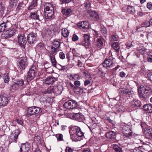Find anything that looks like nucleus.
I'll list each match as a JSON object with an SVG mask.
<instances>
[{"mask_svg":"<svg viewBox=\"0 0 152 152\" xmlns=\"http://www.w3.org/2000/svg\"><path fill=\"white\" fill-rule=\"evenodd\" d=\"M91 151L90 150V149L88 148L85 149L83 151V152H91Z\"/></svg>","mask_w":152,"mask_h":152,"instance_id":"nucleus-63","label":"nucleus"},{"mask_svg":"<svg viewBox=\"0 0 152 152\" xmlns=\"http://www.w3.org/2000/svg\"><path fill=\"white\" fill-rule=\"evenodd\" d=\"M77 105V102L74 100H69L65 102L64 104V107L68 109H73L76 108Z\"/></svg>","mask_w":152,"mask_h":152,"instance_id":"nucleus-5","label":"nucleus"},{"mask_svg":"<svg viewBox=\"0 0 152 152\" xmlns=\"http://www.w3.org/2000/svg\"><path fill=\"white\" fill-rule=\"evenodd\" d=\"M62 34L63 36L64 37H67L68 35L69 32L68 30L66 28H64L62 29Z\"/></svg>","mask_w":152,"mask_h":152,"instance_id":"nucleus-36","label":"nucleus"},{"mask_svg":"<svg viewBox=\"0 0 152 152\" xmlns=\"http://www.w3.org/2000/svg\"><path fill=\"white\" fill-rule=\"evenodd\" d=\"M18 42L21 48H25L27 42L24 34H20L18 36Z\"/></svg>","mask_w":152,"mask_h":152,"instance_id":"nucleus-9","label":"nucleus"},{"mask_svg":"<svg viewBox=\"0 0 152 152\" xmlns=\"http://www.w3.org/2000/svg\"><path fill=\"white\" fill-rule=\"evenodd\" d=\"M50 60L51 61L52 65L54 67H56V64L57 62L55 59V56H49Z\"/></svg>","mask_w":152,"mask_h":152,"instance_id":"nucleus-32","label":"nucleus"},{"mask_svg":"<svg viewBox=\"0 0 152 152\" xmlns=\"http://www.w3.org/2000/svg\"><path fill=\"white\" fill-rule=\"evenodd\" d=\"M141 25L142 27H148L150 26L149 23L148 21H145L142 23Z\"/></svg>","mask_w":152,"mask_h":152,"instance_id":"nucleus-46","label":"nucleus"},{"mask_svg":"<svg viewBox=\"0 0 152 152\" xmlns=\"http://www.w3.org/2000/svg\"><path fill=\"white\" fill-rule=\"evenodd\" d=\"M132 46V42L131 41H128L127 43L126 46L128 49L131 47Z\"/></svg>","mask_w":152,"mask_h":152,"instance_id":"nucleus-55","label":"nucleus"},{"mask_svg":"<svg viewBox=\"0 0 152 152\" xmlns=\"http://www.w3.org/2000/svg\"><path fill=\"white\" fill-rule=\"evenodd\" d=\"M61 12L64 15H68L72 12V11L70 9H68L67 10L63 9Z\"/></svg>","mask_w":152,"mask_h":152,"instance_id":"nucleus-34","label":"nucleus"},{"mask_svg":"<svg viewBox=\"0 0 152 152\" xmlns=\"http://www.w3.org/2000/svg\"><path fill=\"white\" fill-rule=\"evenodd\" d=\"M51 66V65L50 64L46 63L45 64L44 67L45 69H48Z\"/></svg>","mask_w":152,"mask_h":152,"instance_id":"nucleus-59","label":"nucleus"},{"mask_svg":"<svg viewBox=\"0 0 152 152\" xmlns=\"http://www.w3.org/2000/svg\"><path fill=\"white\" fill-rule=\"evenodd\" d=\"M73 150L72 148L69 147H67L66 148V152H72Z\"/></svg>","mask_w":152,"mask_h":152,"instance_id":"nucleus-58","label":"nucleus"},{"mask_svg":"<svg viewBox=\"0 0 152 152\" xmlns=\"http://www.w3.org/2000/svg\"><path fill=\"white\" fill-rule=\"evenodd\" d=\"M103 40V39H97L96 42V46L99 48L102 46Z\"/></svg>","mask_w":152,"mask_h":152,"instance_id":"nucleus-30","label":"nucleus"},{"mask_svg":"<svg viewBox=\"0 0 152 152\" xmlns=\"http://www.w3.org/2000/svg\"><path fill=\"white\" fill-rule=\"evenodd\" d=\"M130 128L128 126H124L122 128V133L124 136L126 137L131 138L134 136V134Z\"/></svg>","mask_w":152,"mask_h":152,"instance_id":"nucleus-4","label":"nucleus"},{"mask_svg":"<svg viewBox=\"0 0 152 152\" xmlns=\"http://www.w3.org/2000/svg\"><path fill=\"white\" fill-rule=\"evenodd\" d=\"M113 59H111L110 58H108L105 60L104 61L102 64V65L103 67L108 69L113 67Z\"/></svg>","mask_w":152,"mask_h":152,"instance_id":"nucleus-12","label":"nucleus"},{"mask_svg":"<svg viewBox=\"0 0 152 152\" xmlns=\"http://www.w3.org/2000/svg\"><path fill=\"white\" fill-rule=\"evenodd\" d=\"M19 3L18 4L16 8V10L17 11H19L21 7H22L23 4V1H19Z\"/></svg>","mask_w":152,"mask_h":152,"instance_id":"nucleus-47","label":"nucleus"},{"mask_svg":"<svg viewBox=\"0 0 152 152\" xmlns=\"http://www.w3.org/2000/svg\"><path fill=\"white\" fill-rule=\"evenodd\" d=\"M17 66L20 70H24L27 66V63L25 59H20L18 60Z\"/></svg>","mask_w":152,"mask_h":152,"instance_id":"nucleus-13","label":"nucleus"},{"mask_svg":"<svg viewBox=\"0 0 152 152\" xmlns=\"http://www.w3.org/2000/svg\"><path fill=\"white\" fill-rule=\"evenodd\" d=\"M106 136L107 137L110 139H113L114 137V132H110L107 134Z\"/></svg>","mask_w":152,"mask_h":152,"instance_id":"nucleus-42","label":"nucleus"},{"mask_svg":"<svg viewBox=\"0 0 152 152\" xmlns=\"http://www.w3.org/2000/svg\"><path fill=\"white\" fill-rule=\"evenodd\" d=\"M12 89L14 90H17L19 88L18 86L14 82L13 84L12 85Z\"/></svg>","mask_w":152,"mask_h":152,"instance_id":"nucleus-49","label":"nucleus"},{"mask_svg":"<svg viewBox=\"0 0 152 152\" xmlns=\"http://www.w3.org/2000/svg\"><path fill=\"white\" fill-rule=\"evenodd\" d=\"M56 136L58 140L60 141L63 140V136L62 134H57Z\"/></svg>","mask_w":152,"mask_h":152,"instance_id":"nucleus-44","label":"nucleus"},{"mask_svg":"<svg viewBox=\"0 0 152 152\" xmlns=\"http://www.w3.org/2000/svg\"><path fill=\"white\" fill-rule=\"evenodd\" d=\"M20 133V131L18 129L15 130L14 131L12 132L9 137L10 141L16 143L17 140L18 138V135Z\"/></svg>","mask_w":152,"mask_h":152,"instance_id":"nucleus-7","label":"nucleus"},{"mask_svg":"<svg viewBox=\"0 0 152 152\" xmlns=\"http://www.w3.org/2000/svg\"><path fill=\"white\" fill-rule=\"evenodd\" d=\"M71 0H60L59 4H60L63 5L64 4L68 3L71 1Z\"/></svg>","mask_w":152,"mask_h":152,"instance_id":"nucleus-45","label":"nucleus"},{"mask_svg":"<svg viewBox=\"0 0 152 152\" xmlns=\"http://www.w3.org/2000/svg\"><path fill=\"white\" fill-rule=\"evenodd\" d=\"M91 83V81L89 80H86L84 82V84L85 86H86Z\"/></svg>","mask_w":152,"mask_h":152,"instance_id":"nucleus-60","label":"nucleus"},{"mask_svg":"<svg viewBox=\"0 0 152 152\" xmlns=\"http://www.w3.org/2000/svg\"><path fill=\"white\" fill-rule=\"evenodd\" d=\"M37 34L35 33L32 32L29 33L27 37L28 43L31 45L34 44L37 40Z\"/></svg>","mask_w":152,"mask_h":152,"instance_id":"nucleus-8","label":"nucleus"},{"mask_svg":"<svg viewBox=\"0 0 152 152\" xmlns=\"http://www.w3.org/2000/svg\"><path fill=\"white\" fill-rule=\"evenodd\" d=\"M15 32L13 30L8 29L2 35V37L4 39H8L13 36Z\"/></svg>","mask_w":152,"mask_h":152,"instance_id":"nucleus-16","label":"nucleus"},{"mask_svg":"<svg viewBox=\"0 0 152 152\" xmlns=\"http://www.w3.org/2000/svg\"><path fill=\"white\" fill-rule=\"evenodd\" d=\"M82 72L83 73V74L85 76H88L90 75V74L88 71L85 70H83L82 71Z\"/></svg>","mask_w":152,"mask_h":152,"instance_id":"nucleus-56","label":"nucleus"},{"mask_svg":"<svg viewBox=\"0 0 152 152\" xmlns=\"http://www.w3.org/2000/svg\"><path fill=\"white\" fill-rule=\"evenodd\" d=\"M54 15L53 10L46 11L45 12V16L46 19L52 18Z\"/></svg>","mask_w":152,"mask_h":152,"instance_id":"nucleus-26","label":"nucleus"},{"mask_svg":"<svg viewBox=\"0 0 152 152\" xmlns=\"http://www.w3.org/2000/svg\"><path fill=\"white\" fill-rule=\"evenodd\" d=\"M53 87V93L56 95L60 94L63 90V88L61 85L55 86Z\"/></svg>","mask_w":152,"mask_h":152,"instance_id":"nucleus-18","label":"nucleus"},{"mask_svg":"<svg viewBox=\"0 0 152 152\" xmlns=\"http://www.w3.org/2000/svg\"><path fill=\"white\" fill-rule=\"evenodd\" d=\"M119 48L118 44L117 42H115V51L116 52V55L117 56L120 55Z\"/></svg>","mask_w":152,"mask_h":152,"instance_id":"nucleus-33","label":"nucleus"},{"mask_svg":"<svg viewBox=\"0 0 152 152\" xmlns=\"http://www.w3.org/2000/svg\"><path fill=\"white\" fill-rule=\"evenodd\" d=\"M89 15L91 19L94 21H97L99 20V16L95 11H90L89 12Z\"/></svg>","mask_w":152,"mask_h":152,"instance_id":"nucleus-22","label":"nucleus"},{"mask_svg":"<svg viewBox=\"0 0 152 152\" xmlns=\"http://www.w3.org/2000/svg\"><path fill=\"white\" fill-rule=\"evenodd\" d=\"M30 147V144L28 142L22 143L20 148V152H28Z\"/></svg>","mask_w":152,"mask_h":152,"instance_id":"nucleus-15","label":"nucleus"},{"mask_svg":"<svg viewBox=\"0 0 152 152\" xmlns=\"http://www.w3.org/2000/svg\"><path fill=\"white\" fill-rule=\"evenodd\" d=\"M42 111V109L39 107L33 106L28 109L26 115L29 117L32 115L37 116L40 114Z\"/></svg>","mask_w":152,"mask_h":152,"instance_id":"nucleus-2","label":"nucleus"},{"mask_svg":"<svg viewBox=\"0 0 152 152\" xmlns=\"http://www.w3.org/2000/svg\"><path fill=\"white\" fill-rule=\"evenodd\" d=\"M125 75V73L124 72H121L120 73L119 75L121 77H124Z\"/></svg>","mask_w":152,"mask_h":152,"instance_id":"nucleus-62","label":"nucleus"},{"mask_svg":"<svg viewBox=\"0 0 152 152\" xmlns=\"http://www.w3.org/2000/svg\"><path fill=\"white\" fill-rule=\"evenodd\" d=\"M82 6L84 7L86 10H88L90 6L89 3L88 4L86 2L83 4Z\"/></svg>","mask_w":152,"mask_h":152,"instance_id":"nucleus-48","label":"nucleus"},{"mask_svg":"<svg viewBox=\"0 0 152 152\" xmlns=\"http://www.w3.org/2000/svg\"><path fill=\"white\" fill-rule=\"evenodd\" d=\"M137 90L139 96L141 100L143 101L146 100L148 97L147 94L144 93L143 91H142L141 90H139L138 88Z\"/></svg>","mask_w":152,"mask_h":152,"instance_id":"nucleus-20","label":"nucleus"},{"mask_svg":"<svg viewBox=\"0 0 152 152\" xmlns=\"http://www.w3.org/2000/svg\"><path fill=\"white\" fill-rule=\"evenodd\" d=\"M141 126L145 132V138L152 140V128L144 122L141 123Z\"/></svg>","mask_w":152,"mask_h":152,"instance_id":"nucleus-1","label":"nucleus"},{"mask_svg":"<svg viewBox=\"0 0 152 152\" xmlns=\"http://www.w3.org/2000/svg\"><path fill=\"white\" fill-rule=\"evenodd\" d=\"M77 75V74L76 75H72L71 74L69 76L70 78L69 79L71 80H75V77H76V76Z\"/></svg>","mask_w":152,"mask_h":152,"instance_id":"nucleus-57","label":"nucleus"},{"mask_svg":"<svg viewBox=\"0 0 152 152\" xmlns=\"http://www.w3.org/2000/svg\"><path fill=\"white\" fill-rule=\"evenodd\" d=\"M90 37L87 34H84L83 38L80 44L84 46L86 48H88L90 45Z\"/></svg>","mask_w":152,"mask_h":152,"instance_id":"nucleus-10","label":"nucleus"},{"mask_svg":"<svg viewBox=\"0 0 152 152\" xmlns=\"http://www.w3.org/2000/svg\"><path fill=\"white\" fill-rule=\"evenodd\" d=\"M143 108L145 111L149 113H152V104H147L143 106Z\"/></svg>","mask_w":152,"mask_h":152,"instance_id":"nucleus-29","label":"nucleus"},{"mask_svg":"<svg viewBox=\"0 0 152 152\" xmlns=\"http://www.w3.org/2000/svg\"><path fill=\"white\" fill-rule=\"evenodd\" d=\"M60 46V43L58 41H54L53 42V46L52 47L58 48Z\"/></svg>","mask_w":152,"mask_h":152,"instance_id":"nucleus-41","label":"nucleus"},{"mask_svg":"<svg viewBox=\"0 0 152 152\" xmlns=\"http://www.w3.org/2000/svg\"><path fill=\"white\" fill-rule=\"evenodd\" d=\"M74 84L76 87H78L80 85V83L79 81L76 80L74 82Z\"/></svg>","mask_w":152,"mask_h":152,"instance_id":"nucleus-54","label":"nucleus"},{"mask_svg":"<svg viewBox=\"0 0 152 152\" xmlns=\"http://www.w3.org/2000/svg\"><path fill=\"white\" fill-rule=\"evenodd\" d=\"M138 88L139 89L143 91V93L145 94H148V91L150 90L151 88L149 87H146L143 85H140L139 86H138Z\"/></svg>","mask_w":152,"mask_h":152,"instance_id":"nucleus-28","label":"nucleus"},{"mask_svg":"<svg viewBox=\"0 0 152 152\" xmlns=\"http://www.w3.org/2000/svg\"><path fill=\"white\" fill-rule=\"evenodd\" d=\"M37 75V69L35 66L33 65L31 67L28 72L27 80L28 82L34 79Z\"/></svg>","mask_w":152,"mask_h":152,"instance_id":"nucleus-3","label":"nucleus"},{"mask_svg":"<svg viewBox=\"0 0 152 152\" xmlns=\"http://www.w3.org/2000/svg\"><path fill=\"white\" fill-rule=\"evenodd\" d=\"M136 29V31L138 33H143L144 34H145V35L146 36V37H148V34L146 32H145L143 31V28L142 27H137Z\"/></svg>","mask_w":152,"mask_h":152,"instance_id":"nucleus-38","label":"nucleus"},{"mask_svg":"<svg viewBox=\"0 0 152 152\" xmlns=\"http://www.w3.org/2000/svg\"><path fill=\"white\" fill-rule=\"evenodd\" d=\"M57 80V79L56 78L51 76L44 80L43 83L46 84L50 85L53 83Z\"/></svg>","mask_w":152,"mask_h":152,"instance_id":"nucleus-19","label":"nucleus"},{"mask_svg":"<svg viewBox=\"0 0 152 152\" xmlns=\"http://www.w3.org/2000/svg\"><path fill=\"white\" fill-rule=\"evenodd\" d=\"M76 130V134L79 137H81L84 136V133L82 131L81 129L77 126H75Z\"/></svg>","mask_w":152,"mask_h":152,"instance_id":"nucleus-25","label":"nucleus"},{"mask_svg":"<svg viewBox=\"0 0 152 152\" xmlns=\"http://www.w3.org/2000/svg\"><path fill=\"white\" fill-rule=\"evenodd\" d=\"M57 49V48H55L54 47H51V51L50 54L49 56H55V55L56 53Z\"/></svg>","mask_w":152,"mask_h":152,"instance_id":"nucleus-40","label":"nucleus"},{"mask_svg":"<svg viewBox=\"0 0 152 152\" xmlns=\"http://www.w3.org/2000/svg\"><path fill=\"white\" fill-rule=\"evenodd\" d=\"M9 100V96L6 94L1 93L0 96V107L5 106L8 104Z\"/></svg>","mask_w":152,"mask_h":152,"instance_id":"nucleus-6","label":"nucleus"},{"mask_svg":"<svg viewBox=\"0 0 152 152\" xmlns=\"http://www.w3.org/2000/svg\"><path fill=\"white\" fill-rule=\"evenodd\" d=\"M147 7L150 10H152V3L151 2H148L147 4Z\"/></svg>","mask_w":152,"mask_h":152,"instance_id":"nucleus-50","label":"nucleus"},{"mask_svg":"<svg viewBox=\"0 0 152 152\" xmlns=\"http://www.w3.org/2000/svg\"><path fill=\"white\" fill-rule=\"evenodd\" d=\"M41 14V12L39 10H37L34 11L32 10L30 13V17L32 19L41 20L43 16Z\"/></svg>","mask_w":152,"mask_h":152,"instance_id":"nucleus-11","label":"nucleus"},{"mask_svg":"<svg viewBox=\"0 0 152 152\" xmlns=\"http://www.w3.org/2000/svg\"><path fill=\"white\" fill-rule=\"evenodd\" d=\"M59 57L61 59H63L65 58V54L63 52H61L59 53Z\"/></svg>","mask_w":152,"mask_h":152,"instance_id":"nucleus-53","label":"nucleus"},{"mask_svg":"<svg viewBox=\"0 0 152 152\" xmlns=\"http://www.w3.org/2000/svg\"><path fill=\"white\" fill-rule=\"evenodd\" d=\"M127 11L128 12L131 14H134L135 12L134 7L129 5L127 7Z\"/></svg>","mask_w":152,"mask_h":152,"instance_id":"nucleus-37","label":"nucleus"},{"mask_svg":"<svg viewBox=\"0 0 152 152\" xmlns=\"http://www.w3.org/2000/svg\"><path fill=\"white\" fill-rule=\"evenodd\" d=\"M133 152H143L142 151H141L140 150V149L138 148H135Z\"/></svg>","mask_w":152,"mask_h":152,"instance_id":"nucleus-61","label":"nucleus"},{"mask_svg":"<svg viewBox=\"0 0 152 152\" xmlns=\"http://www.w3.org/2000/svg\"><path fill=\"white\" fill-rule=\"evenodd\" d=\"M11 26V23L8 20L6 22H3L0 25V32L4 31L5 30L10 29Z\"/></svg>","mask_w":152,"mask_h":152,"instance_id":"nucleus-14","label":"nucleus"},{"mask_svg":"<svg viewBox=\"0 0 152 152\" xmlns=\"http://www.w3.org/2000/svg\"><path fill=\"white\" fill-rule=\"evenodd\" d=\"M78 37L75 34H74L73 35L72 37V41H77L78 39Z\"/></svg>","mask_w":152,"mask_h":152,"instance_id":"nucleus-51","label":"nucleus"},{"mask_svg":"<svg viewBox=\"0 0 152 152\" xmlns=\"http://www.w3.org/2000/svg\"><path fill=\"white\" fill-rule=\"evenodd\" d=\"M141 106V102L139 100L135 99L132 102L131 106L132 107H140Z\"/></svg>","mask_w":152,"mask_h":152,"instance_id":"nucleus-23","label":"nucleus"},{"mask_svg":"<svg viewBox=\"0 0 152 152\" xmlns=\"http://www.w3.org/2000/svg\"><path fill=\"white\" fill-rule=\"evenodd\" d=\"M78 26L83 28L87 29L88 28L89 24L87 21H83L80 23L78 24Z\"/></svg>","mask_w":152,"mask_h":152,"instance_id":"nucleus-27","label":"nucleus"},{"mask_svg":"<svg viewBox=\"0 0 152 152\" xmlns=\"http://www.w3.org/2000/svg\"><path fill=\"white\" fill-rule=\"evenodd\" d=\"M14 82L18 86L19 88L24 84V81L22 79H17L15 80Z\"/></svg>","mask_w":152,"mask_h":152,"instance_id":"nucleus-35","label":"nucleus"},{"mask_svg":"<svg viewBox=\"0 0 152 152\" xmlns=\"http://www.w3.org/2000/svg\"><path fill=\"white\" fill-rule=\"evenodd\" d=\"M148 77L150 80L152 81V72L149 73L148 74Z\"/></svg>","mask_w":152,"mask_h":152,"instance_id":"nucleus-64","label":"nucleus"},{"mask_svg":"<svg viewBox=\"0 0 152 152\" xmlns=\"http://www.w3.org/2000/svg\"><path fill=\"white\" fill-rule=\"evenodd\" d=\"M37 0H33L31 4L28 7L29 10H31L34 9V8L37 6Z\"/></svg>","mask_w":152,"mask_h":152,"instance_id":"nucleus-31","label":"nucleus"},{"mask_svg":"<svg viewBox=\"0 0 152 152\" xmlns=\"http://www.w3.org/2000/svg\"><path fill=\"white\" fill-rule=\"evenodd\" d=\"M4 82L5 83H7L9 81L10 77L9 76L6 75L4 78Z\"/></svg>","mask_w":152,"mask_h":152,"instance_id":"nucleus-52","label":"nucleus"},{"mask_svg":"<svg viewBox=\"0 0 152 152\" xmlns=\"http://www.w3.org/2000/svg\"><path fill=\"white\" fill-rule=\"evenodd\" d=\"M45 94H52L53 93V86L50 87H48L46 90L44 91L43 92Z\"/></svg>","mask_w":152,"mask_h":152,"instance_id":"nucleus-39","label":"nucleus"},{"mask_svg":"<svg viewBox=\"0 0 152 152\" xmlns=\"http://www.w3.org/2000/svg\"><path fill=\"white\" fill-rule=\"evenodd\" d=\"M115 151L116 152H122L121 148L115 144Z\"/></svg>","mask_w":152,"mask_h":152,"instance_id":"nucleus-43","label":"nucleus"},{"mask_svg":"<svg viewBox=\"0 0 152 152\" xmlns=\"http://www.w3.org/2000/svg\"><path fill=\"white\" fill-rule=\"evenodd\" d=\"M72 118L73 119L79 121H81L84 120V115L81 113H79L73 114Z\"/></svg>","mask_w":152,"mask_h":152,"instance_id":"nucleus-17","label":"nucleus"},{"mask_svg":"<svg viewBox=\"0 0 152 152\" xmlns=\"http://www.w3.org/2000/svg\"><path fill=\"white\" fill-rule=\"evenodd\" d=\"M120 92L124 96L127 97H130L132 95L131 91L128 88H121L120 90Z\"/></svg>","mask_w":152,"mask_h":152,"instance_id":"nucleus-21","label":"nucleus"},{"mask_svg":"<svg viewBox=\"0 0 152 152\" xmlns=\"http://www.w3.org/2000/svg\"><path fill=\"white\" fill-rule=\"evenodd\" d=\"M44 12L49 11L53 10V5L50 3H46L44 4Z\"/></svg>","mask_w":152,"mask_h":152,"instance_id":"nucleus-24","label":"nucleus"}]
</instances>
